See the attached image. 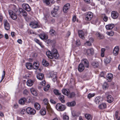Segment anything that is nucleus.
I'll use <instances>...</instances> for the list:
<instances>
[{"mask_svg": "<svg viewBox=\"0 0 120 120\" xmlns=\"http://www.w3.org/2000/svg\"><path fill=\"white\" fill-rule=\"evenodd\" d=\"M46 54L49 58L52 59L54 57L56 59H58L59 57V55L57 50L55 49H53L52 50V52L50 51H47Z\"/></svg>", "mask_w": 120, "mask_h": 120, "instance_id": "nucleus-1", "label": "nucleus"}, {"mask_svg": "<svg viewBox=\"0 0 120 120\" xmlns=\"http://www.w3.org/2000/svg\"><path fill=\"white\" fill-rule=\"evenodd\" d=\"M13 11L11 10H9V14L12 19L15 20L17 18V15L15 13L18 11V10L16 8H15L13 10Z\"/></svg>", "mask_w": 120, "mask_h": 120, "instance_id": "nucleus-2", "label": "nucleus"}, {"mask_svg": "<svg viewBox=\"0 0 120 120\" xmlns=\"http://www.w3.org/2000/svg\"><path fill=\"white\" fill-rule=\"evenodd\" d=\"M56 108L59 111H63L65 109V106L60 103H57L56 106Z\"/></svg>", "mask_w": 120, "mask_h": 120, "instance_id": "nucleus-3", "label": "nucleus"}, {"mask_svg": "<svg viewBox=\"0 0 120 120\" xmlns=\"http://www.w3.org/2000/svg\"><path fill=\"white\" fill-rule=\"evenodd\" d=\"M43 103L46 106V108L48 111L50 110L51 109L49 103L48 99L45 98L43 100Z\"/></svg>", "mask_w": 120, "mask_h": 120, "instance_id": "nucleus-4", "label": "nucleus"}, {"mask_svg": "<svg viewBox=\"0 0 120 120\" xmlns=\"http://www.w3.org/2000/svg\"><path fill=\"white\" fill-rule=\"evenodd\" d=\"M93 17L92 13L90 12H89L86 13L85 15V19L86 21H90L91 19Z\"/></svg>", "mask_w": 120, "mask_h": 120, "instance_id": "nucleus-5", "label": "nucleus"}, {"mask_svg": "<svg viewBox=\"0 0 120 120\" xmlns=\"http://www.w3.org/2000/svg\"><path fill=\"white\" fill-rule=\"evenodd\" d=\"M26 111L28 114L31 115H34L36 112L35 109L30 107H28L26 109Z\"/></svg>", "mask_w": 120, "mask_h": 120, "instance_id": "nucleus-6", "label": "nucleus"}, {"mask_svg": "<svg viewBox=\"0 0 120 120\" xmlns=\"http://www.w3.org/2000/svg\"><path fill=\"white\" fill-rule=\"evenodd\" d=\"M59 9V7L58 6H56L54 8L53 10L51 12L52 15L53 17H56L57 15V11Z\"/></svg>", "mask_w": 120, "mask_h": 120, "instance_id": "nucleus-7", "label": "nucleus"}, {"mask_svg": "<svg viewBox=\"0 0 120 120\" xmlns=\"http://www.w3.org/2000/svg\"><path fill=\"white\" fill-rule=\"evenodd\" d=\"M30 26L32 27L36 28L39 27L38 23L36 21L31 22L30 24Z\"/></svg>", "mask_w": 120, "mask_h": 120, "instance_id": "nucleus-8", "label": "nucleus"}, {"mask_svg": "<svg viewBox=\"0 0 120 120\" xmlns=\"http://www.w3.org/2000/svg\"><path fill=\"white\" fill-rule=\"evenodd\" d=\"M4 24L5 29L7 30H9L10 28L9 24L8 21L4 19Z\"/></svg>", "mask_w": 120, "mask_h": 120, "instance_id": "nucleus-9", "label": "nucleus"}, {"mask_svg": "<svg viewBox=\"0 0 120 120\" xmlns=\"http://www.w3.org/2000/svg\"><path fill=\"white\" fill-rule=\"evenodd\" d=\"M119 47L117 46H116L113 49V54L115 56H117L119 53Z\"/></svg>", "mask_w": 120, "mask_h": 120, "instance_id": "nucleus-10", "label": "nucleus"}, {"mask_svg": "<svg viewBox=\"0 0 120 120\" xmlns=\"http://www.w3.org/2000/svg\"><path fill=\"white\" fill-rule=\"evenodd\" d=\"M22 6L23 8L26 11H29L31 10V8L29 5L27 4H23Z\"/></svg>", "mask_w": 120, "mask_h": 120, "instance_id": "nucleus-11", "label": "nucleus"}, {"mask_svg": "<svg viewBox=\"0 0 120 120\" xmlns=\"http://www.w3.org/2000/svg\"><path fill=\"white\" fill-rule=\"evenodd\" d=\"M70 8V4L68 3L66 4L64 6L63 10L64 12L65 13H67L68 10Z\"/></svg>", "mask_w": 120, "mask_h": 120, "instance_id": "nucleus-12", "label": "nucleus"}, {"mask_svg": "<svg viewBox=\"0 0 120 120\" xmlns=\"http://www.w3.org/2000/svg\"><path fill=\"white\" fill-rule=\"evenodd\" d=\"M94 50L92 48L87 49L86 53L88 55L90 56L91 55H93L94 53Z\"/></svg>", "mask_w": 120, "mask_h": 120, "instance_id": "nucleus-13", "label": "nucleus"}, {"mask_svg": "<svg viewBox=\"0 0 120 120\" xmlns=\"http://www.w3.org/2000/svg\"><path fill=\"white\" fill-rule=\"evenodd\" d=\"M39 36L40 38L42 40H46L48 38L47 35L44 33L40 34Z\"/></svg>", "mask_w": 120, "mask_h": 120, "instance_id": "nucleus-14", "label": "nucleus"}, {"mask_svg": "<svg viewBox=\"0 0 120 120\" xmlns=\"http://www.w3.org/2000/svg\"><path fill=\"white\" fill-rule=\"evenodd\" d=\"M111 14L112 18L114 19L117 18L118 16V13L115 11H112Z\"/></svg>", "mask_w": 120, "mask_h": 120, "instance_id": "nucleus-15", "label": "nucleus"}, {"mask_svg": "<svg viewBox=\"0 0 120 120\" xmlns=\"http://www.w3.org/2000/svg\"><path fill=\"white\" fill-rule=\"evenodd\" d=\"M107 101L109 103H111L114 100L113 97L111 95H108L107 96Z\"/></svg>", "mask_w": 120, "mask_h": 120, "instance_id": "nucleus-16", "label": "nucleus"}, {"mask_svg": "<svg viewBox=\"0 0 120 120\" xmlns=\"http://www.w3.org/2000/svg\"><path fill=\"white\" fill-rule=\"evenodd\" d=\"M84 68V67L82 63H80L79 64L78 68V70L80 72L82 71Z\"/></svg>", "mask_w": 120, "mask_h": 120, "instance_id": "nucleus-17", "label": "nucleus"}, {"mask_svg": "<svg viewBox=\"0 0 120 120\" xmlns=\"http://www.w3.org/2000/svg\"><path fill=\"white\" fill-rule=\"evenodd\" d=\"M114 25L113 24H108L105 27L106 29L109 30L112 29L114 27Z\"/></svg>", "mask_w": 120, "mask_h": 120, "instance_id": "nucleus-18", "label": "nucleus"}, {"mask_svg": "<svg viewBox=\"0 0 120 120\" xmlns=\"http://www.w3.org/2000/svg\"><path fill=\"white\" fill-rule=\"evenodd\" d=\"M78 34L79 37L80 38L82 39H84V33L83 31L82 30L79 31Z\"/></svg>", "mask_w": 120, "mask_h": 120, "instance_id": "nucleus-19", "label": "nucleus"}, {"mask_svg": "<svg viewBox=\"0 0 120 120\" xmlns=\"http://www.w3.org/2000/svg\"><path fill=\"white\" fill-rule=\"evenodd\" d=\"M62 91L63 94L66 95L67 96L69 94L70 91L68 89H63L62 90Z\"/></svg>", "mask_w": 120, "mask_h": 120, "instance_id": "nucleus-20", "label": "nucleus"}, {"mask_svg": "<svg viewBox=\"0 0 120 120\" xmlns=\"http://www.w3.org/2000/svg\"><path fill=\"white\" fill-rule=\"evenodd\" d=\"M19 10L20 13H22V15L23 16L26 17L27 16V13L24 10L21 8H19Z\"/></svg>", "mask_w": 120, "mask_h": 120, "instance_id": "nucleus-21", "label": "nucleus"}, {"mask_svg": "<svg viewBox=\"0 0 120 120\" xmlns=\"http://www.w3.org/2000/svg\"><path fill=\"white\" fill-rule=\"evenodd\" d=\"M26 99L25 98H21L19 101V103L21 105L24 104L26 102Z\"/></svg>", "mask_w": 120, "mask_h": 120, "instance_id": "nucleus-22", "label": "nucleus"}, {"mask_svg": "<svg viewBox=\"0 0 120 120\" xmlns=\"http://www.w3.org/2000/svg\"><path fill=\"white\" fill-rule=\"evenodd\" d=\"M113 76L112 74L111 73L108 74L106 76L107 79V80L109 79L108 82H110L112 79Z\"/></svg>", "mask_w": 120, "mask_h": 120, "instance_id": "nucleus-23", "label": "nucleus"}, {"mask_svg": "<svg viewBox=\"0 0 120 120\" xmlns=\"http://www.w3.org/2000/svg\"><path fill=\"white\" fill-rule=\"evenodd\" d=\"M86 118L88 120H92L93 118V116L90 114H86L85 115Z\"/></svg>", "mask_w": 120, "mask_h": 120, "instance_id": "nucleus-24", "label": "nucleus"}, {"mask_svg": "<svg viewBox=\"0 0 120 120\" xmlns=\"http://www.w3.org/2000/svg\"><path fill=\"white\" fill-rule=\"evenodd\" d=\"M39 65V62H35L33 64V67L34 69H36L38 68Z\"/></svg>", "mask_w": 120, "mask_h": 120, "instance_id": "nucleus-25", "label": "nucleus"}, {"mask_svg": "<svg viewBox=\"0 0 120 120\" xmlns=\"http://www.w3.org/2000/svg\"><path fill=\"white\" fill-rule=\"evenodd\" d=\"M37 78L40 80L42 79L44 77V75L42 73H39L37 75Z\"/></svg>", "mask_w": 120, "mask_h": 120, "instance_id": "nucleus-26", "label": "nucleus"}, {"mask_svg": "<svg viewBox=\"0 0 120 120\" xmlns=\"http://www.w3.org/2000/svg\"><path fill=\"white\" fill-rule=\"evenodd\" d=\"M26 67L28 69H31L32 68V64L30 63H27L26 64Z\"/></svg>", "mask_w": 120, "mask_h": 120, "instance_id": "nucleus-27", "label": "nucleus"}, {"mask_svg": "<svg viewBox=\"0 0 120 120\" xmlns=\"http://www.w3.org/2000/svg\"><path fill=\"white\" fill-rule=\"evenodd\" d=\"M30 90L31 94L34 96H36L37 95V93L35 90L33 88L30 89Z\"/></svg>", "mask_w": 120, "mask_h": 120, "instance_id": "nucleus-28", "label": "nucleus"}, {"mask_svg": "<svg viewBox=\"0 0 120 120\" xmlns=\"http://www.w3.org/2000/svg\"><path fill=\"white\" fill-rule=\"evenodd\" d=\"M59 97V98L60 100L61 101V102L62 103H65V101L64 100V96L60 94Z\"/></svg>", "mask_w": 120, "mask_h": 120, "instance_id": "nucleus-29", "label": "nucleus"}, {"mask_svg": "<svg viewBox=\"0 0 120 120\" xmlns=\"http://www.w3.org/2000/svg\"><path fill=\"white\" fill-rule=\"evenodd\" d=\"M40 113L41 115L44 116L45 115L46 113L45 109V108L41 109L40 110Z\"/></svg>", "mask_w": 120, "mask_h": 120, "instance_id": "nucleus-30", "label": "nucleus"}, {"mask_svg": "<svg viewBox=\"0 0 120 120\" xmlns=\"http://www.w3.org/2000/svg\"><path fill=\"white\" fill-rule=\"evenodd\" d=\"M34 106L35 109L37 110H39L41 108L40 104L38 103H35L34 104Z\"/></svg>", "mask_w": 120, "mask_h": 120, "instance_id": "nucleus-31", "label": "nucleus"}, {"mask_svg": "<svg viewBox=\"0 0 120 120\" xmlns=\"http://www.w3.org/2000/svg\"><path fill=\"white\" fill-rule=\"evenodd\" d=\"M83 61L85 67L87 68H88L89 67V64L87 60L86 59H84L83 60Z\"/></svg>", "mask_w": 120, "mask_h": 120, "instance_id": "nucleus-32", "label": "nucleus"}, {"mask_svg": "<svg viewBox=\"0 0 120 120\" xmlns=\"http://www.w3.org/2000/svg\"><path fill=\"white\" fill-rule=\"evenodd\" d=\"M101 97L99 96L96 97L94 101L96 104H98L101 101Z\"/></svg>", "mask_w": 120, "mask_h": 120, "instance_id": "nucleus-33", "label": "nucleus"}, {"mask_svg": "<svg viewBox=\"0 0 120 120\" xmlns=\"http://www.w3.org/2000/svg\"><path fill=\"white\" fill-rule=\"evenodd\" d=\"M34 82L32 80L29 79L27 81V85L29 86H31L33 84Z\"/></svg>", "mask_w": 120, "mask_h": 120, "instance_id": "nucleus-34", "label": "nucleus"}, {"mask_svg": "<svg viewBox=\"0 0 120 120\" xmlns=\"http://www.w3.org/2000/svg\"><path fill=\"white\" fill-rule=\"evenodd\" d=\"M96 35L97 37L100 39H103L104 38V36L100 34L99 32H97Z\"/></svg>", "mask_w": 120, "mask_h": 120, "instance_id": "nucleus-35", "label": "nucleus"}, {"mask_svg": "<svg viewBox=\"0 0 120 120\" xmlns=\"http://www.w3.org/2000/svg\"><path fill=\"white\" fill-rule=\"evenodd\" d=\"M106 104L104 103H103L100 104L99 106V108L100 109H103L105 108L106 106Z\"/></svg>", "mask_w": 120, "mask_h": 120, "instance_id": "nucleus-36", "label": "nucleus"}, {"mask_svg": "<svg viewBox=\"0 0 120 120\" xmlns=\"http://www.w3.org/2000/svg\"><path fill=\"white\" fill-rule=\"evenodd\" d=\"M75 102L74 101H72L71 102L68 103L67 105L69 106H74L75 105Z\"/></svg>", "mask_w": 120, "mask_h": 120, "instance_id": "nucleus-37", "label": "nucleus"}, {"mask_svg": "<svg viewBox=\"0 0 120 120\" xmlns=\"http://www.w3.org/2000/svg\"><path fill=\"white\" fill-rule=\"evenodd\" d=\"M42 64L43 65L45 66H47L49 64L48 62L45 59H43V60L42 61Z\"/></svg>", "mask_w": 120, "mask_h": 120, "instance_id": "nucleus-38", "label": "nucleus"}, {"mask_svg": "<svg viewBox=\"0 0 120 120\" xmlns=\"http://www.w3.org/2000/svg\"><path fill=\"white\" fill-rule=\"evenodd\" d=\"M56 72H52L50 73V76L49 78L56 77Z\"/></svg>", "mask_w": 120, "mask_h": 120, "instance_id": "nucleus-39", "label": "nucleus"}, {"mask_svg": "<svg viewBox=\"0 0 120 120\" xmlns=\"http://www.w3.org/2000/svg\"><path fill=\"white\" fill-rule=\"evenodd\" d=\"M92 65L94 68H97L99 66L98 63L97 62H92Z\"/></svg>", "mask_w": 120, "mask_h": 120, "instance_id": "nucleus-40", "label": "nucleus"}, {"mask_svg": "<svg viewBox=\"0 0 120 120\" xmlns=\"http://www.w3.org/2000/svg\"><path fill=\"white\" fill-rule=\"evenodd\" d=\"M50 34L52 36L54 35L55 34V31L53 29H51L49 32Z\"/></svg>", "mask_w": 120, "mask_h": 120, "instance_id": "nucleus-41", "label": "nucleus"}, {"mask_svg": "<svg viewBox=\"0 0 120 120\" xmlns=\"http://www.w3.org/2000/svg\"><path fill=\"white\" fill-rule=\"evenodd\" d=\"M108 86L106 82L105 83L103 86V88L104 89L106 90L108 89Z\"/></svg>", "mask_w": 120, "mask_h": 120, "instance_id": "nucleus-42", "label": "nucleus"}, {"mask_svg": "<svg viewBox=\"0 0 120 120\" xmlns=\"http://www.w3.org/2000/svg\"><path fill=\"white\" fill-rule=\"evenodd\" d=\"M44 3L47 5H49L50 4V0H42Z\"/></svg>", "mask_w": 120, "mask_h": 120, "instance_id": "nucleus-43", "label": "nucleus"}, {"mask_svg": "<svg viewBox=\"0 0 120 120\" xmlns=\"http://www.w3.org/2000/svg\"><path fill=\"white\" fill-rule=\"evenodd\" d=\"M105 50V48H102L101 49V57H103L104 56V52Z\"/></svg>", "mask_w": 120, "mask_h": 120, "instance_id": "nucleus-44", "label": "nucleus"}, {"mask_svg": "<svg viewBox=\"0 0 120 120\" xmlns=\"http://www.w3.org/2000/svg\"><path fill=\"white\" fill-rule=\"evenodd\" d=\"M106 34L110 36H112L114 34V32L113 31H111L110 32H107L106 33Z\"/></svg>", "mask_w": 120, "mask_h": 120, "instance_id": "nucleus-45", "label": "nucleus"}, {"mask_svg": "<svg viewBox=\"0 0 120 120\" xmlns=\"http://www.w3.org/2000/svg\"><path fill=\"white\" fill-rule=\"evenodd\" d=\"M75 94L74 92H72L70 93V95H68V97L72 98L75 96Z\"/></svg>", "mask_w": 120, "mask_h": 120, "instance_id": "nucleus-46", "label": "nucleus"}, {"mask_svg": "<svg viewBox=\"0 0 120 120\" xmlns=\"http://www.w3.org/2000/svg\"><path fill=\"white\" fill-rule=\"evenodd\" d=\"M54 92L56 95H59L60 94V93L59 92V90L57 89H54Z\"/></svg>", "mask_w": 120, "mask_h": 120, "instance_id": "nucleus-47", "label": "nucleus"}, {"mask_svg": "<svg viewBox=\"0 0 120 120\" xmlns=\"http://www.w3.org/2000/svg\"><path fill=\"white\" fill-rule=\"evenodd\" d=\"M94 95L95 94L94 93H90L88 94L87 97L89 98L90 99L94 96Z\"/></svg>", "mask_w": 120, "mask_h": 120, "instance_id": "nucleus-48", "label": "nucleus"}, {"mask_svg": "<svg viewBox=\"0 0 120 120\" xmlns=\"http://www.w3.org/2000/svg\"><path fill=\"white\" fill-rule=\"evenodd\" d=\"M50 86L49 85H47V86H45L44 87V90L45 91H47L49 90Z\"/></svg>", "mask_w": 120, "mask_h": 120, "instance_id": "nucleus-49", "label": "nucleus"}, {"mask_svg": "<svg viewBox=\"0 0 120 120\" xmlns=\"http://www.w3.org/2000/svg\"><path fill=\"white\" fill-rule=\"evenodd\" d=\"M86 45L90 46L91 45V42L89 41H87L85 43Z\"/></svg>", "mask_w": 120, "mask_h": 120, "instance_id": "nucleus-50", "label": "nucleus"}, {"mask_svg": "<svg viewBox=\"0 0 120 120\" xmlns=\"http://www.w3.org/2000/svg\"><path fill=\"white\" fill-rule=\"evenodd\" d=\"M28 92L26 89H25L23 90V94L24 95H28Z\"/></svg>", "mask_w": 120, "mask_h": 120, "instance_id": "nucleus-51", "label": "nucleus"}, {"mask_svg": "<svg viewBox=\"0 0 120 120\" xmlns=\"http://www.w3.org/2000/svg\"><path fill=\"white\" fill-rule=\"evenodd\" d=\"M63 119L64 120H68L69 117L66 115H64L63 116Z\"/></svg>", "mask_w": 120, "mask_h": 120, "instance_id": "nucleus-52", "label": "nucleus"}, {"mask_svg": "<svg viewBox=\"0 0 120 120\" xmlns=\"http://www.w3.org/2000/svg\"><path fill=\"white\" fill-rule=\"evenodd\" d=\"M5 75V71H3V74H2V76L1 79L0 81V82H1L3 80V79H4V78Z\"/></svg>", "mask_w": 120, "mask_h": 120, "instance_id": "nucleus-53", "label": "nucleus"}, {"mask_svg": "<svg viewBox=\"0 0 120 120\" xmlns=\"http://www.w3.org/2000/svg\"><path fill=\"white\" fill-rule=\"evenodd\" d=\"M34 41H35L39 45H41V42L39 41L38 39L35 38L34 39Z\"/></svg>", "mask_w": 120, "mask_h": 120, "instance_id": "nucleus-54", "label": "nucleus"}, {"mask_svg": "<svg viewBox=\"0 0 120 120\" xmlns=\"http://www.w3.org/2000/svg\"><path fill=\"white\" fill-rule=\"evenodd\" d=\"M72 115L73 116L75 117H77L79 116V115L73 112L72 113Z\"/></svg>", "mask_w": 120, "mask_h": 120, "instance_id": "nucleus-55", "label": "nucleus"}, {"mask_svg": "<svg viewBox=\"0 0 120 120\" xmlns=\"http://www.w3.org/2000/svg\"><path fill=\"white\" fill-rule=\"evenodd\" d=\"M105 73V72H102L100 74V76L101 77H104Z\"/></svg>", "mask_w": 120, "mask_h": 120, "instance_id": "nucleus-56", "label": "nucleus"}, {"mask_svg": "<svg viewBox=\"0 0 120 120\" xmlns=\"http://www.w3.org/2000/svg\"><path fill=\"white\" fill-rule=\"evenodd\" d=\"M76 44L77 45H80V43L79 40H78L76 41Z\"/></svg>", "mask_w": 120, "mask_h": 120, "instance_id": "nucleus-57", "label": "nucleus"}, {"mask_svg": "<svg viewBox=\"0 0 120 120\" xmlns=\"http://www.w3.org/2000/svg\"><path fill=\"white\" fill-rule=\"evenodd\" d=\"M108 18L107 16L105 15L103 18V20L105 22H107V21Z\"/></svg>", "mask_w": 120, "mask_h": 120, "instance_id": "nucleus-58", "label": "nucleus"}, {"mask_svg": "<svg viewBox=\"0 0 120 120\" xmlns=\"http://www.w3.org/2000/svg\"><path fill=\"white\" fill-rule=\"evenodd\" d=\"M46 83V82L44 80L43 81H42L41 82V85L43 86H44L45 85Z\"/></svg>", "mask_w": 120, "mask_h": 120, "instance_id": "nucleus-59", "label": "nucleus"}, {"mask_svg": "<svg viewBox=\"0 0 120 120\" xmlns=\"http://www.w3.org/2000/svg\"><path fill=\"white\" fill-rule=\"evenodd\" d=\"M76 16H74L73 17L72 20L74 22H75L76 20Z\"/></svg>", "mask_w": 120, "mask_h": 120, "instance_id": "nucleus-60", "label": "nucleus"}, {"mask_svg": "<svg viewBox=\"0 0 120 120\" xmlns=\"http://www.w3.org/2000/svg\"><path fill=\"white\" fill-rule=\"evenodd\" d=\"M50 101L51 103L52 104H55L56 103L55 101L54 100L52 99H51L50 100Z\"/></svg>", "mask_w": 120, "mask_h": 120, "instance_id": "nucleus-61", "label": "nucleus"}, {"mask_svg": "<svg viewBox=\"0 0 120 120\" xmlns=\"http://www.w3.org/2000/svg\"><path fill=\"white\" fill-rule=\"evenodd\" d=\"M17 42L20 44H21L22 43V40L21 39H19L17 41Z\"/></svg>", "mask_w": 120, "mask_h": 120, "instance_id": "nucleus-62", "label": "nucleus"}, {"mask_svg": "<svg viewBox=\"0 0 120 120\" xmlns=\"http://www.w3.org/2000/svg\"><path fill=\"white\" fill-rule=\"evenodd\" d=\"M25 109H24L22 110L21 112V113L22 114H24L25 113Z\"/></svg>", "mask_w": 120, "mask_h": 120, "instance_id": "nucleus-63", "label": "nucleus"}, {"mask_svg": "<svg viewBox=\"0 0 120 120\" xmlns=\"http://www.w3.org/2000/svg\"><path fill=\"white\" fill-rule=\"evenodd\" d=\"M51 42V40H46V42L48 44L49 43Z\"/></svg>", "mask_w": 120, "mask_h": 120, "instance_id": "nucleus-64", "label": "nucleus"}]
</instances>
